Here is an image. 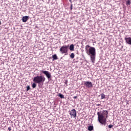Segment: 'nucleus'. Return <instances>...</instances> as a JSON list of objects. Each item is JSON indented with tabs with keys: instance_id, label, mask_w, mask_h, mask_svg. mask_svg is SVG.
<instances>
[{
	"instance_id": "obj_1",
	"label": "nucleus",
	"mask_w": 131,
	"mask_h": 131,
	"mask_svg": "<svg viewBox=\"0 0 131 131\" xmlns=\"http://www.w3.org/2000/svg\"><path fill=\"white\" fill-rule=\"evenodd\" d=\"M97 115L99 122L105 126L107 123L106 121L107 117H108V111H103L101 113L98 112L97 113Z\"/></svg>"
},
{
	"instance_id": "obj_2",
	"label": "nucleus",
	"mask_w": 131,
	"mask_h": 131,
	"mask_svg": "<svg viewBox=\"0 0 131 131\" xmlns=\"http://www.w3.org/2000/svg\"><path fill=\"white\" fill-rule=\"evenodd\" d=\"M85 50L86 54L91 55L90 58L92 63H95L96 60V48L89 45H86L85 47Z\"/></svg>"
},
{
	"instance_id": "obj_3",
	"label": "nucleus",
	"mask_w": 131,
	"mask_h": 131,
	"mask_svg": "<svg viewBox=\"0 0 131 131\" xmlns=\"http://www.w3.org/2000/svg\"><path fill=\"white\" fill-rule=\"evenodd\" d=\"M33 81L35 83H38V84H41V85H43V82L46 81V78L41 76H37L34 77Z\"/></svg>"
},
{
	"instance_id": "obj_4",
	"label": "nucleus",
	"mask_w": 131,
	"mask_h": 131,
	"mask_svg": "<svg viewBox=\"0 0 131 131\" xmlns=\"http://www.w3.org/2000/svg\"><path fill=\"white\" fill-rule=\"evenodd\" d=\"M69 48V46H63L61 47L59 51L61 53V54H67L68 53V49Z\"/></svg>"
},
{
	"instance_id": "obj_5",
	"label": "nucleus",
	"mask_w": 131,
	"mask_h": 131,
	"mask_svg": "<svg viewBox=\"0 0 131 131\" xmlns=\"http://www.w3.org/2000/svg\"><path fill=\"white\" fill-rule=\"evenodd\" d=\"M69 114L71 115V117H73V118H75L76 117V110L75 109L72 110L69 112Z\"/></svg>"
},
{
	"instance_id": "obj_6",
	"label": "nucleus",
	"mask_w": 131,
	"mask_h": 131,
	"mask_svg": "<svg viewBox=\"0 0 131 131\" xmlns=\"http://www.w3.org/2000/svg\"><path fill=\"white\" fill-rule=\"evenodd\" d=\"M84 85L88 89H91V88H93V83L90 81H84Z\"/></svg>"
},
{
	"instance_id": "obj_7",
	"label": "nucleus",
	"mask_w": 131,
	"mask_h": 131,
	"mask_svg": "<svg viewBox=\"0 0 131 131\" xmlns=\"http://www.w3.org/2000/svg\"><path fill=\"white\" fill-rule=\"evenodd\" d=\"M41 72H42L43 74H45L46 76L47 77L48 79H50V78H52V76L51 75V73H49L48 71H40Z\"/></svg>"
},
{
	"instance_id": "obj_8",
	"label": "nucleus",
	"mask_w": 131,
	"mask_h": 131,
	"mask_svg": "<svg viewBox=\"0 0 131 131\" xmlns=\"http://www.w3.org/2000/svg\"><path fill=\"white\" fill-rule=\"evenodd\" d=\"M125 40L126 43L131 46V37H130L125 38Z\"/></svg>"
},
{
	"instance_id": "obj_9",
	"label": "nucleus",
	"mask_w": 131,
	"mask_h": 131,
	"mask_svg": "<svg viewBox=\"0 0 131 131\" xmlns=\"http://www.w3.org/2000/svg\"><path fill=\"white\" fill-rule=\"evenodd\" d=\"M29 19V17L28 16H25L23 17L22 21L23 22H27Z\"/></svg>"
},
{
	"instance_id": "obj_10",
	"label": "nucleus",
	"mask_w": 131,
	"mask_h": 131,
	"mask_svg": "<svg viewBox=\"0 0 131 131\" xmlns=\"http://www.w3.org/2000/svg\"><path fill=\"white\" fill-rule=\"evenodd\" d=\"M52 58L54 60H58V56H57V54H54L52 55Z\"/></svg>"
},
{
	"instance_id": "obj_11",
	"label": "nucleus",
	"mask_w": 131,
	"mask_h": 131,
	"mask_svg": "<svg viewBox=\"0 0 131 131\" xmlns=\"http://www.w3.org/2000/svg\"><path fill=\"white\" fill-rule=\"evenodd\" d=\"M88 130L89 131H92V130H94V126L90 125L88 126Z\"/></svg>"
},
{
	"instance_id": "obj_12",
	"label": "nucleus",
	"mask_w": 131,
	"mask_h": 131,
	"mask_svg": "<svg viewBox=\"0 0 131 131\" xmlns=\"http://www.w3.org/2000/svg\"><path fill=\"white\" fill-rule=\"evenodd\" d=\"M70 50L71 51H74V45L73 44L70 45Z\"/></svg>"
},
{
	"instance_id": "obj_13",
	"label": "nucleus",
	"mask_w": 131,
	"mask_h": 131,
	"mask_svg": "<svg viewBox=\"0 0 131 131\" xmlns=\"http://www.w3.org/2000/svg\"><path fill=\"white\" fill-rule=\"evenodd\" d=\"M74 57H75V55L74 54V53H71L70 55V57L71 58V59H74Z\"/></svg>"
},
{
	"instance_id": "obj_14",
	"label": "nucleus",
	"mask_w": 131,
	"mask_h": 131,
	"mask_svg": "<svg viewBox=\"0 0 131 131\" xmlns=\"http://www.w3.org/2000/svg\"><path fill=\"white\" fill-rule=\"evenodd\" d=\"M59 97L61 98V99H64V98H65L64 97V95H63V94H59Z\"/></svg>"
},
{
	"instance_id": "obj_15",
	"label": "nucleus",
	"mask_w": 131,
	"mask_h": 131,
	"mask_svg": "<svg viewBox=\"0 0 131 131\" xmlns=\"http://www.w3.org/2000/svg\"><path fill=\"white\" fill-rule=\"evenodd\" d=\"M32 88H33V89H35L36 88V84H35V82L32 84Z\"/></svg>"
},
{
	"instance_id": "obj_16",
	"label": "nucleus",
	"mask_w": 131,
	"mask_h": 131,
	"mask_svg": "<svg viewBox=\"0 0 131 131\" xmlns=\"http://www.w3.org/2000/svg\"><path fill=\"white\" fill-rule=\"evenodd\" d=\"M105 97H106V95H105V94H101V99H105Z\"/></svg>"
},
{
	"instance_id": "obj_17",
	"label": "nucleus",
	"mask_w": 131,
	"mask_h": 131,
	"mask_svg": "<svg viewBox=\"0 0 131 131\" xmlns=\"http://www.w3.org/2000/svg\"><path fill=\"white\" fill-rule=\"evenodd\" d=\"M30 90V86L28 85L27 86V92H28Z\"/></svg>"
},
{
	"instance_id": "obj_18",
	"label": "nucleus",
	"mask_w": 131,
	"mask_h": 131,
	"mask_svg": "<svg viewBox=\"0 0 131 131\" xmlns=\"http://www.w3.org/2000/svg\"><path fill=\"white\" fill-rule=\"evenodd\" d=\"M126 5H130V0H128Z\"/></svg>"
},
{
	"instance_id": "obj_19",
	"label": "nucleus",
	"mask_w": 131,
	"mask_h": 131,
	"mask_svg": "<svg viewBox=\"0 0 131 131\" xmlns=\"http://www.w3.org/2000/svg\"><path fill=\"white\" fill-rule=\"evenodd\" d=\"M113 127V125L111 124L108 125V128H112Z\"/></svg>"
},
{
	"instance_id": "obj_20",
	"label": "nucleus",
	"mask_w": 131,
	"mask_h": 131,
	"mask_svg": "<svg viewBox=\"0 0 131 131\" xmlns=\"http://www.w3.org/2000/svg\"><path fill=\"white\" fill-rule=\"evenodd\" d=\"M8 130L11 131V130H12V128L11 127H9L8 128Z\"/></svg>"
},
{
	"instance_id": "obj_21",
	"label": "nucleus",
	"mask_w": 131,
	"mask_h": 131,
	"mask_svg": "<svg viewBox=\"0 0 131 131\" xmlns=\"http://www.w3.org/2000/svg\"><path fill=\"white\" fill-rule=\"evenodd\" d=\"M73 98H74V99H76L77 98V96H74Z\"/></svg>"
},
{
	"instance_id": "obj_22",
	"label": "nucleus",
	"mask_w": 131,
	"mask_h": 131,
	"mask_svg": "<svg viewBox=\"0 0 131 131\" xmlns=\"http://www.w3.org/2000/svg\"><path fill=\"white\" fill-rule=\"evenodd\" d=\"M68 82V80H66V84H67Z\"/></svg>"
},
{
	"instance_id": "obj_23",
	"label": "nucleus",
	"mask_w": 131,
	"mask_h": 131,
	"mask_svg": "<svg viewBox=\"0 0 131 131\" xmlns=\"http://www.w3.org/2000/svg\"><path fill=\"white\" fill-rule=\"evenodd\" d=\"M71 10H72V5H71Z\"/></svg>"
},
{
	"instance_id": "obj_24",
	"label": "nucleus",
	"mask_w": 131,
	"mask_h": 131,
	"mask_svg": "<svg viewBox=\"0 0 131 131\" xmlns=\"http://www.w3.org/2000/svg\"><path fill=\"white\" fill-rule=\"evenodd\" d=\"M69 2H70V3H72V0H69Z\"/></svg>"
},
{
	"instance_id": "obj_25",
	"label": "nucleus",
	"mask_w": 131,
	"mask_h": 131,
	"mask_svg": "<svg viewBox=\"0 0 131 131\" xmlns=\"http://www.w3.org/2000/svg\"><path fill=\"white\" fill-rule=\"evenodd\" d=\"M2 24V23L1 22V21H0V25Z\"/></svg>"
}]
</instances>
